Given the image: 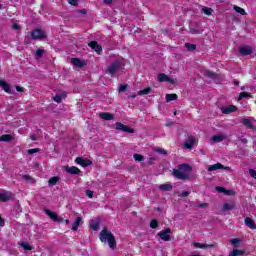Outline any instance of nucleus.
<instances>
[{"label": "nucleus", "mask_w": 256, "mask_h": 256, "mask_svg": "<svg viewBox=\"0 0 256 256\" xmlns=\"http://www.w3.org/2000/svg\"><path fill=\"white\" fill-rule=\"evenodd\" d=\"M179 99V96L175 93L172 94H166V102L171 103V101H177Z\"/></svg>", "instance_id": "nucleus-26"}, {"label": "nucleus", "mask_w": 256, "mask_h": 256, "mask_svg": "<svg viewBox=\"0 0 256 256\" xmlns=\"http://www.w3.org/2000/svg\"><path fill=\"white\" fill-rule=\"evenodd\" d=\"M75 163L81 165V167H89L90 165H93V161H91L90 159H83L81 157H77L75 159Z\"/></svg>", "instance_id": "nucleus-9"}, {"label": "nucleus", "mask_w": 256, "mask_h": 256, "mask_svg": "<svg viewBox=\"0 0 256 256\" xmlns=\"http://www.w3.org/2000/svg\"><path fill=\"white\" fill-rule=\"evenodd\" d=\"M133 158L135 161H138L139 163L145 159V157H143V155L141 154H134Z\"/></svg>", "instance_id": "nucleus-44"}, {"label": "nucleus", "mask_w": 256, "mask_h": 256, "mask_svg": "<svg viewBox=\"0 0 256 256\" xmlns=\"http://www.w3.org/2000/svg\"><path fill=\"white\" fill-rule=\"evenodd\" d=\"M234 85H235L236 87H239V81L234 80Z\"/></svg>", "instance_id": "nucleus-63"}, {"label": "nucleus", "mask_w": 256, "mask_h": 256, "mask_svg": "<svg viewBox=\"0 0 256 256\" xmlns=\"http://www.w3.org/2000/svg\"><path fill=\"white\" fill-rule=\"evenodd\" d=\"M64 171L70 175H79L81 173V169H79L77 166H66L64 167Z\"/></svg>", "instance_id": "nucleus-11"}, {"label": "nucleus", "mask_w": 256, "mask_h": 256, "mask_svg": "<svg viewBox=\"0 0 256 256\" xmlns=\"http://www.w3.org/2000/svg\"><path fill=\"white\" fill-rule=\"evenodd\" d=\"M241 99H253V94L249 92H241L238 97V101H241Z\"/></svg>", "instance_id": "nucleus-27"}, {"label": "nucleus", "mask_w": 256, "mask_h": 256, "mask_svg": "<svg viewBox=\"0 0 256 256\" xmlns=\"http://www.w3.org/2000/svg\"><path fill=\"white\" fill-rule=\"evenodd\" d=\"M234 11H236V13H239L241 15H246L245 9H243L239 6H234Z\"/></svg>", "instance_id": "nucleus-41"}, {"label": "nucleus", "mask_w": 256, "mask_h": 256, "mask_svg": "<svg viewBox=\"0 0 256 256\" xmlns=\"http://www.w3.org/2000/svg\"><path fill=\"white\" fill-rule=\"evenodd\" d=\"M16 91H17L18 93H23V87H21V86H16Z\"/></svg>", "instance_id": "nucleus-56"}, {"label": "nucleus", "mask_w": 256, "mask_h": 256, "mask_svg": "<svg viewBox=\"0 0 256 256\" xmlns=\"http://www.w3.org/2000/svg\"><path fill=\"white\" fill-rule=\"evenodd\" d=\"M20 246L23 248L24 251H33V246L29 245L27 242H22Z\"/></svg>", "instance_id": "nucleus-33"}, {"label": "nucleus", "mask_w": 256, "mask_h": 256, "mask_svg": "<svg viewBox=\"0 0 256 256\" xmlns=\"http://www.w3.org/2000/svg\"><path fill=\"white\" fill-rule=\"evenodd\" d=\"M157 227H159V221H157V219H152L150 222V228L157 229Z\"/></svg>", "instance_id": "nucleus-36"}, {"label": "nucleus", "mask_w": 256, "mask_h": 256, "mask_svg": "<svg viewBox=\"0 0 256 256\" xmlns=\"http://www.w3.org/2000/svg\"><path fill=\"white\" fill-rule=\"evenodd\" d=\"M0 88L3 89L5 93H11V86L4 80H0Z\"/></svg>", "instance_id": "nucleus-22"}, {"label": "nucleus", "mask_w": 256, "mask_h": 256, "mask_svg": "<svg viewBox=\"0 0 256 256\" xmlns=\"http://www.w3.org/2000/svg\"><path fill=\"white\" fill-rule=\"evenodd\" d=\"M222 209L223 211H233V209H235V203H224Z\"/></svg>", "instance_id": "nucleus-29"}, {"label": "nucleus", "mask_w": 256, "mask_h": 256, "mask_svg": "<svg viewBox=\"0 0 256 256\" xmlns=\"http://www.w3.org/2000/svg\"><path fill=\"white\" fill-rule=\"evenodd\" d=\"M160 191H171L173 189V185L171 184H162L159 186Z\"/></svg>", "instance_id": "nucleus-32"}, {"label": "nucleus", "mask_w": 256, "mask_h": 256, "mask_svg": "<svg viewBox=\"0 0 256 256\" xmlns=\"http://www.w3.org/2000/svg\"><path fill=\"white\" fill-rule=\"evenodd\" d=\"M239 255H243V251L239 250V249H234L232 250V252L229 254V256H239Z\"/></svg>", "instance_id": "nucleus-40"}, {"label": "nucleus", "mask_w": 256, "mask_h": 256, "mask_svg": "<svg viewBox=\"0 0 256 256\" xmlns=\"http://www.w3.org/2000/svg\"><path fill=\"white\" fill-rule=\"evenodd\" d=\"M193 145H195V136L190 135L184 142V147L185 149H193Z\"/></svg>", "instance_id": "nucleus-15"}, {"label": "nucleus", "mask_w": 256, "mask_h": 256, "mask_svg": "<svg viewBox=\"0 0 256 256\" xmlns=\"http://www.w3.org/2000/svg\"><path fill=\"white\" fill-rule=\"evenodd\" d=\"M241 142L247 144V138L242 139Z\"/></svg>", "instance_id": "nucleus-64"}, {"label": "nucleus", "mask_w": 256, "mask_h": 256, "mask_svg": "<svg viewBox=\"0 0 256 256\" xmlns=\"http://www.w3.org/2000/svg\"><path fill=\"white\" fill-rule=\"evenodd\" d=\"M0 141L3 143H9V141H13V136L11 134H4L0 136Z\"/></svg>", "instance_id": "nucleus-28"}, {"label": "nucleus", "mask_w": 256, "mask_h": 256, "mask_svg": "<svg viewBox=\"0 0 256 256\" xmlns=\"http://www.w3.org/2000/svg\"><path fill=\"white\" fill-rule=\"evenodd\" d=\"M169 233H171L170 228L164 229L158 232V237H160L162 241H171V235H169Z\"/></svg>", "instance_id": "nucleus-8"}, {"label": "nucleus", "mask_w": 256, "mask_h": 256, "mask_svg": "<svg viewBox=\"0 0 256 256\" xmlns=\"http://www.w3.org/2000/svg\"><path fill=\"white\" fill-rule=\"evenodd\" d=\"M202 11H203L204 15H207L208 17H210V15L213 13V9L208 8V7L202 8Z\"/></svg>", "instance_id": "nucleus-39"}, {"label": "nucleus", "mask_w": 256, "mask_h": 256, "mask_svg": "<svg viewBox=\"0 0 256 256\" xmlns=\"http://www.w3.org/2000/svg\"><path fill=\"white\" fill-rule=\"evenodd\" d=\"M220 109L224 115H229V113H235V111H237V106L229 105L226 107H221Z\"/></svg>", "instance_id": "nucleus-13"}, {"label": "nucleus", "mask_w": 256, "mask_h": 256, "mask_svg": "<svg viewBox=\"0 0 256 256\" xmlns=\"http://www.w3.org/2000/svg\"><path fill=\"white\" fill-rule=\"evenodd\" d=\"M240 55L247 57V55H251L253 53V48L251 46H242L239 48Z\"/></svg>", "instance_id": "nucleus-12"}, {"label": "nucleus", "mask_w": 256, "mask_h": 256, "mask_svg": "<svg viewBox=\"0 0 256 256\" xmlns=\"http://www.w3.org/2000/svg\"><path fill=\"white\" fill-rule=\"evenodd\" d=\"M219 169H223L224 171H231V167L229 166H224L223 164L221 163H216V164H213V165H210L208 167V171L211 172V171H217Z\"/></svg>", "instance_id": "nucleus-7"}, {"label": "nucleus", "mask_w": 256, "mask_h": 256, "mask_svg": "<svg viewBox=\"0 0 256 256\" xmlns=\"http://www.w3.org/2000/svg\"><path fill=\"white\" fill-rule=\"evenodd\" d=\"M86 195L89 199H93L95 192H93L92 190H86Z\"/></svg>", "instance_id": "nucleus-49"}, {"label": "nucleus", "mask_w": 256, "mask_h": 256, "mask_svg": "<svg viewBox=\"0 0 256 256\" xmlns=\"http://www.w3.org/2000/svg\"><path fill=\"white\" fill-rule=\"evenodd\" d=\"M189 195H191V192H189V191H183V192H181V194L179 195V197H189Z\"/></svg>", "instance_id": "nucleus-51"}, {"label": "nucleus", "mask_w": 256, "mask_h": 256, "mask_svg": "<svg viewBox=\"0 0 256 256\" xmlns=\"http://www.w3.org/2000/svg\"><path fill=\"white\" fill-rule=\"evenodd\" d=\"M88 47H90V49H93L95 52H97L98 55L101 53V51H103V47L99 45L98 41H90L88 43Z\"/></svg>", "instance_id": "nucleus-10"}, {"label": "nucleus", "mask_w": 256, "mask_h": 256, "mask_svg": "<svg viewBox=\"0 0 256 256\" xmlns=\"http://www.w3.org/2000/svg\"><path fill=\"white\" fill-rule=\"evenodd\" d=\"M158 81L160 83H165V81L167 83H173V79L169 78V76H167V74H165V73L158 74Z\"/></svg>", "instance_id": "nucleus-19"}, {"label": "nucleus", "mask_w": 256, "mask_h": 256, "mask_svg": "<svg viewBox=\"0 0 256 256\" xmlns=\"http://www.w3.org/2000/svg\"><path fill=\"white\" fill-rule=\"evenodd\" d=\"M103 3L105 5H111V3H113V0H103Z\"/></svg>", "instance_id": "nucleus-57"}, {"label": "nucleus", "mask_w": 256, "mask_h": 256, "mask_svg": "<svg viewBox=\"0 0 256 256\" xmlns=\"http://www.w3.org/2000/svg\"><path fill=\"white\" fill-rule=\"evenodd\" d=\"M244 223H245L246 227H248V229H252V230L256 229L255 220H253V218L246 217L244 220Z\"/></svg>", "instance_id": "nucleus-18"}, {"label": "nucleus", "mask_w": 256, "mask_h": 256, "mask_svg": "<svg viewBox=\"0 0 256 256\" xmlns=\"http://www.w3.org/2000/svg\"><path fill=\"white\" fill-rule=\"evenodd\" d=\"M226 138H227V136H225L223 134H218V135H214L212 137V141L214 143H221V141H225Z\"/></svg>", "instance_id": "nucleus-24"}, {"label": "nucleus", "mask_w": 256, "mask_h": 256, "mask_svg": "<svg viewBox=\"0 0 256 256\" xmlns=\"http://www.w3.org/2000/svg\"><path fill=\"white\" fill-rule=\"evenodd\" d=\"M100 119H103L104 121H112V119H115V115L109 112H102L100 113Z\"/></svg>", "instance_id": "nucleus-20"}, {"label": "nucleus", "mask_w": 256, "mask_h": 256, "mask_svg": "<svg viewBox=\"0 0 256 256\" xmlns=\"http://www.w3.org/2000/svg\"><path fill=\"white\" fill-rule=\"evenodd\" d=\"M30 37L34 41H42V39H47V35L41 28H36V29L32 30L30 33Z\"/></svg>", "instance_id": "nucleus-2"}, {"label": "nucleus", "mask_w": 256, "mask_h": 256, "mask_svg": "<svg viewBox=\"0 0 256 256\" xmlns=\"http://www.w3.org/2000/svg\"><path fill=\"white\" fill-rule=\"evenodd\" d=\"M194 247L197 249H215V244H203L199 242H194Z\"/></svg>", "instance_id": "nucleus-17"}, {"label": "nucleus", "mask_w": 256, "mask_h": 256, "mask_svg": "<svg viewBox=\"0 0 256 256\" xmlns=\"http://www.w3.org/2000/svg\"><path fill=\"white\" fill-rule=\"evenodd\" d=\"M99 239L101 243H108L110 249H116L117 242L115 241V235H113V233H111L107 227L102 229Z\"/></svg>", "instance_id": "nucleus-1"}, {"label": "nucleus", "mask_w": 256, "mask_h": 256, "mask_svg": "<svg viewBox=\"0 0 256 256\" xmlns=\"http://www.w3.org/2000/svg\"><path fill=\"white\" fill-rule=\"evenodd\" d=\"M78 13H82V15H87V10L81 9V10H78Z\"/></svg>", "instance_id": "nucleus-58"}, {"label": "nucleus", "mask_w": 256, "mask_h": 256, "mask_svg": "<svg viewBox=\"0 0 256 256\" xmlns=\"http://www.w3.org/2000/svg\"><path fill=\"white\" fill-rule=\"evenodd\" d=\"M62 223H66V225H69V219H64L63 218V222Z\"/></svg>", "instance_id": "nucleus-62"}, {"label": "nucleus", "mask_w": 256, "mask_h": 256, "mask_svg": "<svg viewBox=\"0 0 256 256\" xmlns=\"http://www.w3.org/2000/svg\"><path fill=\"white\" fill-rule=\"evenodd\" d=\"M12 29H13L14 31H19V29H21V26H20L19 24H17V23H14V24L12 25Z\"/></svg>", "instance_id": "nucleus-53"}, {"label": "nucleus", "mask_w": 256, "mask_h": 256, "mask_svg": "<svg viewBox=\"0 0 256 256\" xmlns=\"http://www.w3.org/2000/svg\"><path fill=\"white\" fill-rule=\"evenodd\" d=\"M44 213H46L48 217L52 219V221H54L55 223H63V217H59L57 214H55V212L49 209H45Z\"/></svg>", "instance_id": "nucleus-6"}, {"label": "nucleus", "mask_w": 256, "mask_h": 256, "mask_svg": "<svg viewBox=\"0 0 256 256\" xmlns=\"http://www.w3.org/2000/svg\"><path fill=\"white\" fill-rule=\"evenodd\" d=\"M204 75H205V77H208V79H212L213 81H219V79H220L219 74H217L211 70H206Z\"/></svg>", "instance_id": "nucleus-16"}, {"label": "nucleus", "mask_w": 256, "mask_h": 256, "mask_svg": "<svg viewBox=\"0 0 256 256\" xmlns=\"http://www.w3.org/2000/svg\"><path fill=\"white\" fill-rule=\"evenodd\" d=\"M242 124L244 125V127L246 129H255V126L253 125V122H251V120L247 119V118H244L242 120Z\"/></svg>", "instance_id": "nucleus-23"}, {"label": "nucleus", "mask_w": 256, "mask_h": 256, "mask_svg": "<svg viewBox=\"0 0 256 256\" xmlns=\"http://www.w3.org/2000/svg\"><path fill=\"white\" fill-rule=\"evenodd\" d=\"M151 93V87H146L138 92V95H149Z\"/></svg>", "instance_id": "nucleus-34"}, {"label": "nucleus", "mask_w": 256, "mask_h": 256, "mask_svg": "<svg viewBox=\"0 0 256 256\" xmlns=\"http://www.w3.org/2000/svg\"><path fill=\"white\" fill-rule=\"evenodd\" d=\"M119 67H121V63L118 60L114 61L112 64H110L107 67L106 69L107 75H111L112 77H115V73L119 71Z\"/></svg>", "instance_id": "nucleus-3"}, {"label": "nucleus", "mask_w": 256, "mask_h": 256, "mask_svg": "<svg viewBox=\"0 0 256 256\" xmlns=\"http://www.w3.org/2000/svg\"><path fill=\"white\" fill-rule=\"evenodd\" d=\"M44 53H45V50L37 49L36 52H35V58L36 59H41V57H43Z\"/></svg>", "instance_id": "nucleus-35"}, {"label": "nucleus", "mask_w": 256, "mask_h": 256, "mask_svg": "<svg viewBox=\"0 0 256 256\" xmlns=\"http://www.w3.org/2000/svg\"><path fill=\"white\" fill-rule=\"evenodd\" d=\"M30 139H31L32 141H37V135L32 134V135L30 136Z\"/></svg>", "instance_id": "nucleus-59"}, {"label": "nucleus", "mask_w": 256, "mask_h": 256, "mask_svg": "<svg viewBox=\"0 0 256 256\" xmlns=\"http://www.w3.org/2000/svg\"><path fill=\"white\" fill-rule=\"evenodd\" d=\"M59 176H53L48 180L49 187H55L59 183Z\"/></svg>", "instance_id": "nucleus-25"}, {"label": "nucleus", "mask_w": 256, "mask_h": 256, "mask_svg": "<svg viewBox=\"0 0 256 256\" xmlns=\"http://www.w3.org/2000/svg\"><path fill=\"white\" fill-rule=\"evenodd\" d=\"M90 229H92V231H98L99 230V221L91 220L90 221Z\"/></svg>", "instance_id": "nucleus-31"}, {"label": "nucleus", "mask_w": 256, "mask_h": 256, "mask_svg": "<svg viewBox=\"0 0 256 256\" xmlns=\"http://www.w3.org/2000/svg\"><path fill=\"white\" fill-rule=\"evenodd\" d=\"M69 5L77 7L79 5V0H68Z\"/></svg>", "instance_id": "nucleus-48"}, {"label": "nucleus", "mask_w": 256, "mask_h": 256, "mask_svg": "<svg viewBox=\"0 0 256 256\" xmlns=\"http://www.w3.org/2000/svg\"><path fill=\"white\" fill-rule=\"evenodd\" d=\"M185 47L188 49V51H195V49H197V45L191 43H186Z\"/></svg>", "instance_id": "nucleus-42"}, {"label": "nucleus", "mask_w": 256, "mask_h": 256, "mask_svg": "<svg viewBox=\"0 0 256 256\" xmlns=\"http://www.w3.org/2000/svg\"><path fill=\"white\" fill-rule=\"evenodd\" d=\"M23 179H25L26 181H29L31 177L29 175H23Z\"/></svg>", "instance_id": "nucleus-60"}, {"label": "nucleus", "mask_w": 256, "mask_h": 256, "mask_svg": "<svg viewBox=\"0 0 256 256\" xmlns=\"http://www.w3.org/2000/svg\"><path fill=\"white\" fill-rule=\"evenodd\" d=\"M216 191H218V193H226V195H229V191L221 186H217Z\"/></svg>", "instance_id": "nucleus-46"}, {"label": "nucleus", "mask_w": 256, "mask_h": 256, "mask_svg": "<svg viewBox=\"0 0 256 256\" xmlns=\"http://www.w3.org/2000/svg\"><path fill=\"white\" fill-rule=\"evenodd\" d=\"M156 151L158 153H161L162 155H167V150L163 149V148H157Z\"/></svg>", "instance_id": "nucleus-52"}, {"label": "nucleus", "mask_w": 256, "mask_h": 256, "mask_svg": "<svg viewBox=\"0 0 256 256\" xmlns=\"http://www.w3.org/2000/svg\"><path fill=\"white\" fill-rule=\"evenodd\" d=\"M180 169L182 171H193V168L189 164H182V165H180Z\"/></svg>", "instance_id": "nucleus-37"}, {"label": "nucleus", "mask_w": 256, "mask_h": 256, "mask_svg": "<svg viewBox=\"0 0 256 256\" xmlns=\"http://www.w3.org/2000/svg\"><path fill=\"white\" fill-rule=\"evenodd\" d=\"M71 63L74 67H79V69H83V67H85V63H83L79 58H72Z\"/></svg>", "instance_id": "nucleus-21"}, {"label": "nucleus", "mask_w": 256, "mask_h": 256, "mask_svg": "<svg viewBox=\"0 0 256 256\" xmlns=\"http://www.w3.org/2000/svg\"><path fill=\"white\" fill-rule=\"evenodd\" d=\"M39 151H41V149L39 148H32L28 150V155H33L35 153H39Z\"/></svg>", "instance_id": "nucleus-47"}, {"label": "nucleus", "mask_w": 256, "mask_h": 256, "mask_svg": "<svg viewBox=\"0 0 256 256\" xmlns=\"http://www.w3.org/2000/svg\"><path fill=\"white\" fill-rule=\"evenodd\" d=\"M53 101H55L56 103H61V101H63V96L61 94H56L53 97Z\"/></svg>", "instance_id": "nucleus-45"}, {"label": "nucleus", "mask_w": 256, "mask_h": 256, "mask_svg": "<svg viewBox=\"0 0 256 256\" xmlns=\"http://www.w3.org/2000/svg\"><path fill=\"white\" fill-rule=\"evenodd\" d=\"M135 97H137V94H132L128 96V99H135Z\"/></svg>", "instance_id": "nucleus-61"}, {"label": "nucleus", "mask_w": 256, "mask_h": 256, "mask_svg": "<svg viewBox=\"0 0 256 256\" xmlns=\"http://www.w3.org/2000/svg\"><path fill=\"white\" fill-rule=\"evenodd\" d=\"M127 87H129L128 84H120V86L118 87L119 93H123V92L127 91Z\"/></svg>", "instance_id": "nucleus-43"}, {"label": "nucleus", "mask_w": 256, "mask_h": 256, "mask_svg": "<svg viewBox=\"0 0 256 256\" xmlns=\"http://www.w3.org/2000/svg\"><path fill=\"white\" fill-rule=\"evenodd\" d=\"M81 217H77L75 222L72 224V231H77V229H79V225H81Z\"/></svg>", "instance_id": "nucleus-30"}, {"label": "nucleus", "mask_w": 256, "mask_h": 256, "mask_svg": "<svg viewBox=\"0 0 256 256\" xmlns=\"http://www.w3.org/2000/svg\"><path fill=\"white\" fill-rule=\"evenodd\" d=\"M115 129L116 131H122L123 133H135V129L130 128L121 122H116Z\"/></svg>", "instance_id": "nucleus-4"}, {"label": "nucleus", "mask_w": 256, "mask_h": 256, "mask_svg": "<svg viewBox=\"0 0 256 256\" xmlns=\"http://www.w3.org/2000/svg\"><path fill=\"white\" fill-rule=\"evenodd\" d=\"M13 199V192L4 190L0 192V202L7 203V201H11Z\"/></svg>", "instance_id": "nucleus-5"}, {"label": "nucleus", "mask_w": 256, "mask_h": 256, "mask_svg": "<svg viewBox=\"0 0 256 256\" xmlns=\"http://www.w3.org/2000/svg\"><path fill=\"white\" fill-rule=\"evenodd\" d=\"M173 175L174 177H176V179H181L182 181L189 179V176L183 173L181 170H173Z\"/></svg>", "instance_id": "nucleus-14"}, {"label": "nucleus", "mask_w": 256, "mask_h": 256, "mask_svg": "<svg viewBox=\"0 0 256 256\" xmlns=\"http://www.w3.org/2000/svg\"><path fill=\"white\" fill-rule=\"evenodd\" d=\"M197 207H199L200 209H205V207H209L208 203H200L197 205Z\"/></svg>", "instance_id": "nucleus-54"}, {"label": "nucleus", "mask_w": 256, "mask_h": 256, "mask_svg": "<svg viewBox=\"0 0 256 256\" xmlns=\"http://www.w3.org/2000/svg\"><path fill=\"white\" fill-rule=\"evenodd\" d=\"M0 227H5V220L0 215Z\"/></svg>", "instance_id": "nucleus-55"}, {"label": "nucleus", "mask_w": 256, "mask_h": 256, "mask_svg": "<svg viewBox=\"0 0 256 256\" xmlns=\"http://www.w3.org/2000/svg\"><path fill=\"white\" fill-rule=\"evenodd\" d=\"M231 245L233 247H239V243H241V240L239 238H233L230 240Z\"/></svg>", "instance_id": "nucleus-38"}, {"label": "nucleus", "mask_w": 256, "mask_h": 256, "mask_svg": "<svg viewBox=\"0 0 256 256\" xmlns=\"http://www.w3.org/2000/svg\"><path fill=\"white\" fill-rule=\"evenodd\" d=\"M249 175H250V177H252V179H256V170L249 169Z\"/></svg>", "instance_id": "nucleus-50"}]
</instances>
